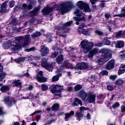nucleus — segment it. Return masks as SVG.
Instances as JSON below:
<instances>
[{"instance_id": "f257e3e1", "label": "nucleus", "mask_w": 125, "mask_h": 125, "mask_svg": "<svg viewBox=\"0 0 125 125\" xmlns=\"http://www.w3.org/2000/svg\"><path fill=\"white\" fill-rule=\"evenodd\" d=\"M100 53L102 55L100 59H99L96 62L99 65H102L104 64V62H107L109 59H111L112 55H111V50L109 49L104 48L100 50Z\"/></svg>"}, {"instance_id": "f03ea898", "label": "nucleus", "mask_w": 125, "mask_h": 125, "mask_svg": "<svg viewBox=\"0 0 125 125\" xmlns=\"http://www.w3.org/2000/svg\"><path fill=\"white\" fill-rule=\"evenodd\" d=\"M77 4L81 9V10H80V9H77L74 12V14H76L77 16H78L79 17L82 16L83 14L82 13V10H83V12H84V11H85V12H91V9L89 8L88 4L84 3L82 1H79L77 2Z\"/></svg>"}, {"instance_id": "7ed1b4c3", "label": "nucleus", "mask_w": 125, "mask_h": 125, "mask_svg": "<svg viewBox=\"0 0 125 125\" xmlns=\"http://www.w3.org/2000/svg\"><path fill=\"white\" fill-rule=\"evenodd\" d=\"M80 45L83 48L84 53H88L92 48H93V43L89 42L86 40H83L81 41Z\"/></svg>"}, {"instance_id": "20e7f679", "label": "nucleus", "mask_w": 125, "mask_h": 125, "mask_svg": "<svg viewBox=\"0 0 125 125\" xmlns=\"http://www.w3.org/2000/svg\"><path fill=\"white\" fill-rule=\"evenodd\" d=\"M73 4V2L72 1H67L66 2L62 3L59 6V9L62 14H64V13H66L68 12L69 9H68V7L71 6Z\"/></svg>"}, {"instance_id": "39448f33", "label": "nucleus", "mask_w": 125, "mask_h": 125, "mask_svg": "<svg viewBox=\"0 0 125 125\" xmlns=\"http://www.w3.org/2000/svg\"><path fill=\"white\" fill-rule=\"evenodd\" d=\"M88 69V64L86 62H81L76 66L75 68V73H81V70H86Z\"/></svg>"}, {"instance_id": "423d86ee", "label": "nucleus", "mask_w": 125, "mask_h": 125, "mask_svg": "<svg viewBox=\"0 0 125 125\" xmlns=\"http://www.w3.org/2000/svg\"><path fill=\"white\" fill-rule=\"evenodd\" d=\"M86 110H89V108H86L83 106L80 107V111H78L75 113V117L78 121H81V119L83 117V112H84V111H86Z\"/></svg>"}, {"instance_id": "0eeeda50", "label": "nucleus", "mask_w": 125, "mask_h": 125, "mask_svg": "<svg viewBox=\"0 0 125 125\" xmlns=\"http://www.w3.org/2000/svg\"><path fill=\"white\" fill-rule=\"evenodd\" d=\"M41 65L43 68H45V69L49 71V72H52L53 67H52V66L48 65L46 59H42Z\"/></svg>"}, {"instance_id": "6e6552de", "label": "nucleus", "mask_w": 125, "mask_h": 125, "mask_svg": "<svg viewBox=\"0 0 125 125\" xmlns=\"http://www.w3.org/2000/svg\"><path fill=\"white\" fill-rule=\"evenodd\" d=\"M95 98H96V95L89 92L87 93L86 101L90 104L94 103L95 102Z\"/></svg>"}, {"instance_id": "1a4fd4ad", "label": "nucleus", "mask_w": 125, "mask_h": 125, "mask_svg": "<svg viewBox=\"0 0 125 125\" xmlns=\"http://www.w3.org/2000/svg\"><path fill=\"white\" fill-rule=\"evenodd\" d=\"M4 102L8 107H11L12 105L15 104V101L10 99L8 97H5Z\"/></svg>"}, {"instance_id": "9d476101", "label": "nucleus", "mask_w": 125, "mask_h": 125, "mask_svg": "<svg viewBox=\"0 0 125 125\" xmlns=\"http://www.w3.org/2000/svg\"><path fill=\"white\" fill-rule=\"evenodd\" d=\"M100 52L99 49L97 48H94L89 52L87 56L89 58H92L94 55H97Z\"/></svg>"}, {"instance_id": "9b49d317", "label": "nucleus", "mask_w": 125, "mask_h": 125, "mask_svg": "<svg viewBox=\"0 0 125 125\" xmlns=\"http://www.w3.org/2000/svg\"><path fill=\"white\" fill-rule=\"evenodd\" d=\"M67 68V69H74V66L71 64V63L69 62L68 61L64 62L63 64L61 66L60 71L61 72L63 69L64 67Z\"/></svg>"}, {"instance_id": "f8f14e48", "label": "nucleus", "mask_w": 125, "mask_h": 125, "mask_svg": "<svg viewBox=\"0 0 125 125\" xmlns=\"http://www.w3.org/2000/svg\"><path fill=\"white\" fill-rule=\"evenodd\" d=\"M72 23H73V21H67L62 25V27L59 26H58L55 27V29L56 30H65V29H67V27H69V26H71Z\"/></svg>"}, {"instance_id": "ddd939ff", "label": "nucleus", "mask_w": 125, "mask_h": 125, "mask_svg": "<svg viewBox=\"0 0 125 125\" xmlns=\"http://www.w3.org/2000/svg\"><path fill=\"white\" fill-rule=\"evenodd\" d=\"M41 52L42 56H45V55H47L49 52V50L47 47L42 45L41 46Z\"/></svg>"}, {"instance_id": "4468645a", "label": "nucleus", "mask_w": 125, "mask_h": 125, "mask_svg": "<svg viewBox=\"0 0 125 125\" xmlns=\"http://www.w3.org/2000/svg\"><path fill=\"white\" fill-rule=\"evenodd\" d=\"M9 43H10V46H14V47L12 48V50H13V51L18 50V49L20 48V47H19V45H17V42L15 40L13 41L9 40Z\"/></svg>"}, {"instance_id": "2eb2a0df", "label": "nucleus", "mask_w": 125, "mask_h": 125, "mask_svg": "<svg viewBox=\"0 0 125 125\" xmlns=\"http://www.w3.org/2000/svg\"><path fill=\"white\" fill-rule=\"evenodd\" d=\"M106 68L107 70H112L115 67V60H111L105 65Z\"/></svg>"}, {"instance_id": "dca6fc26", "label": "nucleus", "mask_w": 125, "mask_h": 125, "mask_svg": "<svg viewBox=\"0 0 125 125\" xmlns=\"http://www.w3.org/2000/svg\"><path fill=\"white\" fill-rule=\"evenodd\" d=\"M37 79L39 83H45V82L47 81V79H46L45 77H44L43 75H42V71H40L39 72V74L37 77Z\"/></svg>"}, {"instance_id": "f3484780", "label": "nucleus", "mask_w": 125, "mask_h": 125, "mask_svg": "<svg viewBox=\"0 0 125 125\" xmlns=\"http://www.w3.org/2000/svg\"><path fill=\"white\" fill-rule=\"evenodd\" d=\"M30 35H27L25 36L24 40V42L23 43L22 46H26V45H28V44H30L31 43V38H30Z\"/></svg>"}, {"instance_id": "a211bd4d", "label": "nucleus", "mask_w": 125, "mask_h": 125, "mask_svg": "<svg viewBox=\"0 0 125 125\" xmlns=\"http://www.w3.org/2000/svg\"><path fill=\"white\" fill-rule=\"evenodd\" d=\"M53 8H54L53 7L51 8L45 7L42 10V12L43 14H44V15H47L48 14H49V13H50L52 10H53Z\"/></svg>"}, {"instance_id": "6ab92c4d", "label": "nucleus", "mask_w": 125, "mask_h": 125, "mask_svg": "<svg viewBox=\"0 0 125 125\" xmlns=\"http://www.w3.org/2000/svg\"><path fill=\"white\" fill-rule=\"evenodd\" d=\"M78 95L83 100L86 99V97H87V94H86V93H85V92H84L83 90L80 91L78 93Z\"/></svg>"}, {"instance_id": "aec40b11", "label": "nucleus", "mask_w": 125, "mask_h": 125, "mask_svg": "<svg viewBox=\"0 0 125 125\" xmlns=\"http://www.w3.org/2000/svg\"><path fill=\"white\" fill-rule=\"evenodd\" d=\"M78 32L80 34H83L84 36H89V35H90V32H89L88 30H85L83 28L78 29Z\"/></svg>"}, {"instance_id": "412c9836", "label": "nucleus", "mask_w": 125, "mask_h": 125, "mask_svg": "<svg viewBox=\"0 0 125 125\" xmlns=\"http://www.w3.org/2000/svg\"><path fill=\"white\" fill-rule=\"evenodd\" d=\"M74 115H75V112H74L73 111H71L69 113H65L64 120L67 122V121H68V119H70V118H71L72 116H74Z\"/></svg>"}, {"instance_id": "4be33fe9", "label": "nucleus", "mask_w": 125, "mask_h": 125, "mask_svg": "<svg viewBox=\"0 0 125 125\" xmlns=\"http://www.w3.org/2000/svg\"><path fill=\"white\" fill-rule=\"evenodd\" d=\"M124 83L125 80L122 79H118L115 82V84L118 86H122Z\"/></svg>"}, {"instance_id": "5701e85b", "label": "nucleus", "mask_w": 125, "mask_h": 125, "mask_svg": "<svg viewBox=\"0 0 125 125\" xmlns=\"http://www.w3.org/2000/svg\"><path fill=\"white\" fill-rule=\"evenodd\" d=\"M73 19L74 21H76V25H79V24H80V21H85V18L84 17H83L82 18L74 17H73Z\"/></svg>"}, {"instance_id": "b1692460", "label": "nucleus", "mask_w": 125, "mask_h": 125, "mask_svg": "<svg viewBox=\"0 0 125 125\" xmlns=\"http://www.w3.org/2000/svg\"><path fill=\"white\" fill-rule=\"evenodd\" d=\"M125 46V42L123 41H117L116 47L118 48H122Z\"/></svg>"}, {"instance_id": "393cba45", "label": "nucleus", "mask_w": 125, "mask_h": 125, "mask_svg": "<svg viewBox=\"0 0 125 125\" xmlns=\"http://www.w3.org/2000/svg\"><path fill=\"white\" fill-rule=\"evenodd\" d=\"M37 22V20L35 19H32L30 21H27L24 24L23 27L24 28L27 27V26H30L31 24H33V23H35Z\"/></svg>"}, {"instance_id": "a878e982", "label": "nucleus", "mask_w": 125, "mask_h": 125, "mask_svg": "<svg viewBox=\"0 0 125 125\" xmlns=\"http://www.w3.org/2000/svg\"><path fill=\"white\" fill-rule=\"evenodd\" d=\"M64 60V56L63 55H60L57 57L56 59V61L58 64H61L62 62Z\"/></svg>"}, {"instance_id": "bb28decb", "label": "nucleus", "mask_w": 125, "mask_h": 125, "mask_svg": "<svg viewBox=\"0 0 125 125\" xmlns=\"http://www.w3.org/2000/svg\"><path fill=\"white\" fill-rule=\"evenodd\" d=\"M24 36H21L16 38L15 40L16 41V42H17V45H19V43L22 42L23 41H24Z\"/></svg>"}, {"instance_id": "cd10ccee", "label": "nucleus", "mask_w": 125, "mask_h": 125, "mask_svg": "<svg viewBox=\"0 0 125 125\" xmlns=\"http://www.w3.org/2000/svg\"><path fill=\"white\" fill-rule=\"evenodd\" d=\"M9 86L8 85H3L0 88V90L2 92H7L9 90Z\"/></svg>"}, {"instance_id": "c85d7f7f", "label": "nucleus", "mask_w": 125, "mask_h": 125, "mask_svg": "<svg viewBox=\"0 0 125 125\" xmlns=\"http://www.w3.org/2000/svg\"><path fill=\"white\" fill-rule=\"evenodd\" d=\"M78 105H80V106H82L83 105V104H82V101L78 98H75V101L73 103V105L78 106Z\"/></svg>"}, {"instance_id": "c756f323", "label": "nucleus", "mask_w": 125, "mask_h": 125, "mask_svg": "<svg viewBox=\"0 0 125 125\" xmlns=\"http://www.w3.org/2000/svg\"><path fill=\"white\" fill-rule=\"evenodd\" d=\"M8 2V1H6L1 4L0 12H3V11H5V9H6V4Z\"/></svg>"}, {"instance_id": "7c9ffc66", "label": "nucleus", "mask_w": 125, "mask_h": 125, "mask_svg": "<svg viewBox=\"0 0 125 125\" xmlns=\"http://www.w3.org/2000/svg\"><path fill=\"white\" fill-rule=\"evenodd\" d=\"M22 8L23 9H28V10H31L32 9V3H30L28 5L27 4L24 3L22 4Z\"/></svg>"}, {"instance_id": "2f4dec72", "label": "nucleus", "mask_w": 125, "mask_h": 125, "mask_svg": "<svg viewBox=\"0 0 125 125\" xmlns=\"http://www.w3.org/2000/svg\"><path fill=\"white\" fill-rule=\"evenodd\" d=\"M103 42L105 45H110L111 44V41L109 40V38L108 37L104 38Z\"/></svg>"}, {"instance_id": "473e14b6", "label": "nucleus", "mask_w": 125, "mask_h": 125, "mask_svg": "<svg viewBox=\"0 0 125 125\" xmlns=\"http://www.w3.org/2000/svg\"><path fill=\"white\" fill-rule=\"evenodd\" d=\"M61 73H58L52 78V82H57L59 80V77H61Z\"/></svg>"}, {"instance_id": "72a5a7b5", "label": "nucleus", "mask_w": 125, "mask_h": 125, "mask_svg": "<svg viewBox=\"0 0 125 125\" xmlns=\"http://www.w3.org/2000/svg\"><path fill=\"white\" fill-rule=\"evenodd\" d=\"M58 109H59V104H54L52 107V111H58Z\"/></svg>"}, {"instance_id": "f704fd0d", "label": "nucleus", "mask_w": 125, "mask_h": 125, "mask_svg": "<svg viewBox=\"0 0 125 125\" xmlns=\"http://www.w3.org/2000/svg\"><path fill=\"white\" fill-rule=\"evenodd\" d=\"M40 10V7H37L35 9V10L30 12L31 16H36L37 12Z\"/></svg>"}, {"instance_id": "c9c22d12", "label": "nucleus", "mask_w": 125, "mask_h": 125, "mask_svg": "<svg viewBox=\"0 0 125 125\" xmlns=\"http://www.w3.org/2000/svg\"><path fill=\"white\" fill-rule=\"evenodd\" d=\"M10 44L9 43V41H8L7 42H4L3 44V47L4 49H8L10 47Z\"/></svg>"}, {"instance_id": "e433bc0d", "label": "nucleus", "mask_w": 125, "mask_h": 125, "mask_svg": "<svg viewBox=\"0 0 125 125\" xmlns=\"http://www.w3.org/2000/svg\"><path fill=\"white\" fill-rule=\"evenodd\" d=\"M15 86L17 87H21L22 86V83L20 82V80H17L14 82Z\"/></svg>"}, {"instance_id": "4c0bfd02", "label": "nucleus", "mask_w": 125, "mask_h": 125, "mask_svg": "<svg viewBox=\"0 0 125 125\" xmlns=\"http://www.w3.org/2000/svg\"><path fill=\"white\" fill-rule=\"evenodd\" d=\"M41 35H42V33L41 32H36L31 35V37L33 39H36V38H38L40 37V36H41Z\"/></svg>"}, {"instance_id": "58836bf2", "label": "nucleus", "mask_w": 125, "mask_h": 125, "mask_svg": "<svg viewBox=\"0 0 125 125\" xmlns=\"http://www.w3.org/2000/svg\"><path fill=\"white\" fill-rule=\"evenodd\" d=\"M121 14H118V15H113V17H125V12H123V9H122L121 11Z\"/></svg>"}, {"instance_id": "ea45409f", "label": "nucleus", "mask_w": 125, "mask_h": 125, "mask_svg": "<svg viewBox=\"0 0 125 125\" xmlns=\"http://www.w3.org/2000/svg\"><path fill=\"white\" fill-rule=\"evenodd\" d=\"M50 91L52 93H54L56 91V85L53 84L49 87Z\"/></svg>"}, {"instance_id": "a19ab883", "label": "nucleus", "mask_w": 125, "mask_h": 125, "mask_svg": "<svg viewBox=\"0 0 125 125\" xmlns=\"http://www.w3.org/2000/svg\"><path fill=\"white\" fill-rule=\"evenodd\" d=\"M6 76V73L4 72H2L0 73V82H2V81H3V79L5 78Z\"/></svg>"}, {"instance_id": "79ce46f5", "label": "nucleus", "mask_w": 125, "mask_h": 125, "mask_svg": "<svg viewBox=\"0 0 125 125\" xmlns=\"http://www.w3.org/2000/svg\"><path fill=\"white\" fill-rule=\"evenodd\" d=\"M41 87L43 91H46L48 89V86L45 84H42Z\"/></svg>"}, {"instance_id": "37998d69", "label": "nucleus", "mask_w": 125, "mask_h": 125, "mask_svg": "<svg viewBox=\"0 0 125 125\" xmlns=\"http://www.w3.org/2000/svg\"><path fill=\"white\" fill-rule=\"evenodd\" d=\"M63 87L60 85H56V91H62Z\"/></svg>"}, {"instance_id": "c03bdc74", "label": "nucleus", "mask_w": 125, "mask_h": 125, "mask_svg": "<svg viewBox=\"0 0 125 125\" xmlns=\"http://www.w3.org/2000/svg\"><path fill=\"white\" fill-rule=\"evenodd\" d=\"M59 52V49L57 50V52L55 51L54 53L52 54V55H51V58H55V57H56V56L58 55Z\"/></svg>"}, {"instance_id": "a18cd8bd", "label": "nucleus", "mask_w": 125, "mask_h": 125, "mask_svg": "<svg viewBox=\"0 0 125 125\" xmlns=\"http://www.w3.org/2000/svg\"><path fill=\"white\" fill-rule=\"evenodd\" d=\"M17 63H21V62H24L25 61V58H20L16 60Z\"/></svg>"}, {"instance_id": "49530a36", "label": "nucleus", "mask_w": 125, "mask_h": 125, "mask_svg": "<svg viewBox=\"0 0 125 125\" xmlns=\"http://www.w3.org/2000/svg\"><path fill=\"white\" fill-rule=\"evenodd\" d=\"M82 89V85L80 84H77L74 87V89L75 91H79L80 89Z\"/></svg>"}, {"instance_id": "de8ad7c7", "label": "nucleus", "mask_w": 125, "mask_h": 125, "mask_svg": "<svg viewBox=\"0 0 125 125\" xmlns=\"http://www.w3.org/2000/svg\"><path fill=\"white\" fill-rule=\"evenodd\" d=\"M33 50H36V48L35 47H31L29 49H26L25 50V51L26 52H30V51H33Z\"/></svg>"}, {"instance_id": "09e8293b", "label": "nucleus", "mask_w": 125, "mask_h": 125, "mask_svg": "<svg viewBox=\"0 0 125 125\" xmlns=\"http://www.w3.org/2000/svg\"><path fill=\"white\" fill-rule=\"evenodd\" d=\"M122 31H119L118 32H117L116 34V38H121L122 36Z\"/></svg>"}, {"instance_id": "8fccbe9b", "label": "nucleus", "mask_w": 125, "mask_h": 125, "mask_svg": "<svg viewBox=\"0 0 125 125\" xmlns=\"http://www.w3.org/2000/svg\"><path fill=\"white\" fill-rule=\"evenodd\" d=\"M125 69L119 68V70L118 71L119 75H122V74H124V73H125Z\"/></svg>"}, {"instance_id": "3c124183", "label": "nucleus", "mask_w": 125, "mask_h": 125, "mask_svg": "<svg viewBox=\"0 0 125 125\" xmlns=\"http://www.w3.org/2000/svg\"><path fill=\"white\" fill-rule=\"evenodd\" d=\"M95 33L97 34V35H99V36H104L103 32L100 30H96Z\"/></svg>"}, {"instance_id": "603ef678", "label": "nucleus", "mask_w": 125, "mask_h": 125, "mask_svg": "<svg viewBox=\"0 0 125 125\" xmlns=\"http://www.w3.org/2000/svg\"><path fill=\"white\" fill-rule=\"evenodd\" d=\"M46 41H47V42H51V41H52V40L51 39V35H49L46 37Z\"/></svg>"}, {"instance_id": "864d4df0", "label": "nucleus", "mask_w": 125, "mask_h": 125, "mask_svg": "<svg viewBox=\"0 0 125 125\" xmlns=\"http://www.w3.org/2000/svg\"><path fill=\"white\" fill-rule=\"evenodd\" d=\"M108 72L106 70H103L100 73V75H102V76H104V75H108Z\"/></svg>"}, {"instance_id": "5fc2aeb1", "label": "nucleus", "mask_w": 125, "mask_h": 125, "mask_svg": "<svg viewBox=\"0 0 125 125\" xmlns=\"http://www.w3.org/2000/svg\"><path fill=\"white\" fill-rule=\"evenodd\" d=\"M10 7H13L15 4V1H14L13 0H12L10 1Z\"/></svg>"}, {"instance_id": "6e6d98bb", "label": "nucleus", "mask_w": 125, "mask_h": 125, "mask_svg": "<svg viewBox=\"0 0 125 125\" xmlns=\"http://www.w3.org/2000/svg\"><path fill=\"white\" fill-rule=\"evenodd\" d=\"M109 79L112 81H115V80L117 79V75H110L109 76Z\"/></svg>"}, {"instance_id": "4d7b16f0", "label": "nucleus", "mask_w": 125, "mask_h": 125, "mask_svg": "<svg viewBox=\"0 0 125 125\" xmlns=\"http://www.w3.org/2000/svg\"><path fill=\"white\" fill-rule=\"evenodd\" d=\"M54 93L56 96H61V91H56Z\"/></svg>"}, {"instance_id": "13d9d810", "label": "nucleus", "mask_w": 125, "mask_h": 125, "mask_svg": "<svg viewBox=\"0 0 125 125\" xmlns=\"http://www.w3.org/2000/svg\"><path fill=\"white\" fill-rule=\"evenodd\" d=\"M18 22H17V19H13L12 21V24L13 25H16Z\"/></svg>"}, {"instance_id": "bf43d9fd", "label": "nucleus", "mask_w": 125, "mask_h": 125, "mask_svg": "<svg viewBox=\"0 0 125 125\" xmlns=\"http://www.w3.org/2000/svg\"><path fill=\"white\" fill-rule=\"evenodd\" d=\"M107 89L108 90H109V91H112V90L114 89V87H113L112 85H107Z\"/></svg>"}, {"instance_id": "052dcab7", "label": "nucleus", "mask_w": 125, "mask_h": 125, "mask_svg": "<svg viewBox=\"0 0 125 125\" xmlns=\"http://www.w3.org/2000/svg\"><path fill=\"white\" fill-rule=\"evenodd\" d=\"M118 107H120V104L119 103H115L113 106L112 107L113 109H115L116 108H118Z\"/></svg>"}, {"instance_id": "680f3d73", "label": "nucleus", "mask_w": 125, "mask_h": 125, "mask_svg": "<svg viewBox=\"0 0 125 125\" xmlns=\"http://www.w3.org/2000/svg\"><path fill=\"white\" fill-rule=\"evenodd\" d=\"M42 110H38V111H35L30 116H34V115H36V114H40V113H42Z\"/></svg>"}, {"instance_id": "e2e57ef3", "label": "nucleus", "mask_w": 125, "mask_h": 125, "mask_svg": "<svg viewBox=\"0 0 125 125\" xmlns=\"http://www.w3.org/2000/svg\"><path fill=\"white\" fill-rule=\"evenodd\" d=\"M53 122H55V120H51L50 121H49L48 123H46L44 124V125H50V124H51L52 123H53Z\"/></svg>"}, {"instance_id": "0e129e2a", "label": "nucleus", "mask_w": 125, "mask_h": 125, "mask_svg": "<svg viewBox=\"0 0 125 125\" xmlns=\"http://www.w3.org/2000/svg\"><path fill=\"white\" fill-rule=\"evenodd\" d=\"M86 120H90V119H91V117H90V114L89 113H88L86 114Z\"/></svg>"}, {"instance_id": "69168bd1", "label": "nucleus", "mask_w": 125, "mask_h": 125, "mask_svg": "<svg viewBox=\"0 0 125 125\" xmlns=\"http://www.w3.org/2000/svg\"><path fill=\"white\" fill-rule=\"evenodd\" d=\"M119 55V58L120 59H121V60H124L125 59V56L123 55Z\"/></svg>"}, {"instance_id": "338daca9", "label": "nucleus", "mask_w": 125, "mask_h": 125, "mask_svg": "<svg viewBox=\"0 0 125 125\" xmlns=\"http://www.w3.org/2000/svg\"><path fill=\"white\" fill-rule=\"evenodd\" d=\"M119 55H124L125 56V51H121L119 53Z\"/></svg>"}, {"instance_id": "774afa93", "label": "nucleus", "mask_w": 125, "mask_h": 125, "mask_svg": "<svg viewBox=\"0 0 125 125\" xmlns=\"http://www.w3.org/2000/svg\"><path fill=\"white\" fill-rule=\"evenodd\" d=\"M121 111L122 112H125V105H122L121 106Z\"/></svg>"}]
</instances>
